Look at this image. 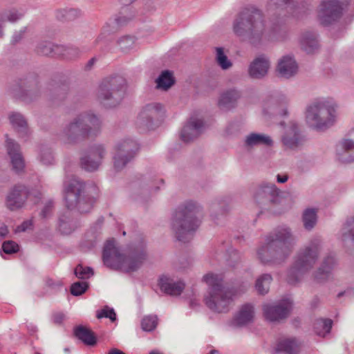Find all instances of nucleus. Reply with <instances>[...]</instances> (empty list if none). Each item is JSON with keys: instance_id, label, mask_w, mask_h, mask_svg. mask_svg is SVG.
<instances>
[{"instance_id": "f257e3e1", "label": "nucleus", "mask_w": 354, "mask_h": 354, "mask_svg": "<svg viewBox=\"0 0 354 354\" xmlns=\"http://www.w3.org/2000/svg\"><path fill=\"white\" fill-rule=\"evenodd\" d=\"M232 28L242 41L254 47L282 39L286 33V27L281 24L268 26L262 11L255 8H244L239 12L233 21Z\"/></svg>"}, {"instance_id": "f03ea898", "label": "nucleus", "mask_w": 354, "mask_h": 354, "mask_svg": "<svg viewBox=\"0 0 354 354\" xmlns=\"http://www.w3.org/2000/svg\"><path fill=\"white\" fill-rule=\"evenodd\" d=\"M147 257L146 245L142 241L132 245L127 256L122 254L115 247L114 239L106 241L102 250L104 264L107 268L125 273L137 271Z\"/></svg>"}, {"instance_id": "7ed1b4c3", "label": "nucleus", "mask_w": 354, "mask_h": 354, "mask_svg": "<svg viewBox=\"0 0 354 354\" xmlns=\"http://www.w3.org/2000/svg\"><path fill=\"white\" fill-rule=\"evenodd\" d=\"M294 240L290 227H276L266 236L264 244L258 250L259 260L264 265L281 263L290 254Z\"/></svg>"}, {"instance_id": "20e7f679", "label": "nucleus", "mask_w": 354, "mask_h": 354, "mask_svg": "<svg viewBox=\"0 0 354 354\" xmlns=\"http://www.w3.org/2000/svg\"><path fill=\"white\" fill-rule=\"evenodd\" d=\"M203 281L209 287V295L204 297L205 304L210 310L218 313L228 312L234 298L245 292L248 286L243 283L239 288L223 287L221 279L213 273L205 274Z\"/></svg>"}, {"instance_id": "39448f33", "label": "nucleus", "mask_w": 354, "mask_h": 354, "mask_svg": "<svg viewBox=\"0 0 354 354\" xmlns=\"http://www.w3.org/2000/svg\"><path fill=\"white\" fill-rule=\"evenodd\" d=\"M64 192L67 209H75L80 214L89 213L99 196L95 185L86 186L85 183L77 178L64 181Z\"/></svg>"}, {"instance_id": "423d86ee", "label": "nucleus", "mask_w": 354, "mask_h": 354, "mask_svg": "<svg viewBox=\"0 0 354 354\" xmlns=\"http://www.w3.org/2000/svg\"><path fill=\"white\" fill-rule=\"evenodd\" d=\"M197 203L187 201L178 205L171 218V230L176 239L181 242H188L196 232L198 225Z\"/></svg>"}, {"instance_id": "0eeeda50", "label": "nucleus", "mask_w": 354, "mask_h": 354, "mask_svg": "<svg viewBox=\"0 0 354 354\" xmlns=\"http://www.w3.org/2000/svg\"><path fill=\"white\" fill-rule=\"evenodd\" d=\"M100 127L101 122L95 114L83 113L65 127L63 133L68 142L76 143L97 136Z\"/></svg>"}, {"instance_id": "6e6552de", "label": "nucleus", "mask_w": 354, "mask_h": 354, "mask_svg": "<svg viewBox=\"0 0 354 354\" xmlns=\"http://www.w3.org/2000/svg\"><path fill=\"white\" fill-rule=\"evenodd\" d=\"M127 90V81L121 75H111L103 79L97 91L98 100L106 107L113 108L120 104Z\"/></svg>"}, {"instance_id": "1a4fd4ad", "label": "nucleus", "mask_w": 354, "mask_h": 354, "mask_svg": "<svg viewBox=\"0 0 354 354\" xmlns=\"http://www.w3.org/2000/svg\"><path fill=\"white\" fill-rule=\"evenodd\" d=\"M279 190L273 183H262L254 190L253 196L257 205L261 209L258 216L263 212L280 214L283 209L279 207L283 198Z\"/></svg>"}, {"instance_id": "9d476101", "label": "nucleus", "mask_w": 354, "mask_h": 354, "mask_svg": "<svg viewBox=\"0 0 354 354\" xmlns=\"http://www.w3.org/2000/svg\"><path fill=\"white\" fill-rule=\"evenodd\" d=\"M335 108L324 102H317L306 109L307 123L315 129L322 131L333 124Z\"/></svg>"}, {"instance_id": "9b49d317", "label": "nucleus", "mask_w": 354, "mask_h": 354, "mask_svg": "<svg viewBox=\"0 0 354 354\" xmlns=\"http://www.w3.org/2000/svg\"><path fill=\"white\" fill-rule=\"evenodd\" d=\"M319 251L316 246L306 247L299 252L294 265L289 270L287 281L289 284L295 285L302 276L310 270L318 259Z\"/></svg>"}, {"instance_id": "f8f14e48", "label": "nucleus", "mask_w": 354, "mask_h": 354, "mask_svg": "<svg viewBox=\"0 0 354 354\" xmlns=\"http://www.w3.org/2000/svg\"><path fill=\"white\" fill-rule=\"evenodd\" d=\"M14 95L26 103L37 100L41 95L38 75L30 73L19 80L12 88Z\"/></svg>"}, {"instance_id": "ddd939ff", "label": "nucleus", "mask_w": 354, "mask_h": 354, "mask_svg": "<svg viewBox=\"0 0 354 354\" xmlns=\"http://www.w3.org/2000/svg\"><path fill=\"white\" fill-rule=\"evenodd\" d=\"M139 150L138 142L130 138L120 142L116 146V153L113 157L114 168L121 171L136 156Z\"/></svg>"}, {"instance_id": "4468645a", "label": "nucleus", "mask_w": 354, "mask_h": 354, "mask_svg": "<svg viewBox=\"0 0 354 354\" xmlns=\"http://www.w3.org/2000/svg\"><path fill=\"white\" fill-rule=\"evenodd\" d=\"M292 308V301L290 298L283 299L272 304L262 306L263 314L266 320L271 322L286 319Z\"/></svg>"}, {"instance_id": "2eb2a0df", "label": "nucleus", "mask_w": 354, "mask_h": 354, "mask_svg": "<svg viewBox=\"0 0 354 354\" xmlns=\"http://www.w3.org/2000/svg\"><path fill=\"white\" fill-rule=\"evenodd\" d=\"M342 15V8L339 0H323L320 4L318 17L320 23L328 26L337 21Z\"/></svg>"}, {"instance_id": "dca6fc26", "label": "nucleus", "mask_w": 354, "mask_h": 354, "mask_svg": "<svg viewBox=\"0 0 354 354\" xmlns=\"http://www.w3.org/2000/svg\"><path fill=\"white\" fill-rule=\"evenodd\" d=\"M69 89V82L66 79L59 81L52 80L45 97L52 105H58L66 99Z\"/></svg>"}, {"instance_id": "f3484780", "label": "nucleus", "mask_w": 354, "mask_h": 354, "mask_svg": "<svg viewBox=\"0 0 354 354\" xmlns=\"http://www.w3.org/2000/svg\"><path fill=\"white\" fill-rule=\"evenodd\" d=\"M162 108L160 103L147 104L139 113L137 119L139 128H142L144 130L153 129L156 127L155 119L159 116Z\"/></svg>"}, {"instance_id": "a211bd4d", "label": "nucleus", "mask_w": 354, "mask_h": 354, "mask_svg": "<svg viewBox=\"0 0 354 354\" xmlns=\"http://www.w3.org/2000/svg\"><path fill=\"white\" fill-rule=\"evenodd\" d=\"M104 153L105 150L102 145L91 146L80 158L81 167L87 171H95L98 169Z\"/></svg>"}, {"instance_id": "6ab92c4d", "label": "nucleus", "mask_w": 354, "mask_h": 354, "mask_svg": "<svg viewBox=\"0 0 354 354\" xmlns=\"http://www.w3.org/2000/svg\"><path fill=\"white\" fill-rule=\"evenodd\" d=\"M30 192L28 187L18 184L15 185L6 198V205L10 210H16L21 208L26 201Z\"/></svg>"}, {"instance_id": "aec40b11", "label": "nucleus", "mask_w": 354, "mask_h": 354, "mask_svg": "<svg viewBox=\"0 0 354 354\" xmlns=\"http://www.w3.org/2000/svg\"><path fill=\"white\" fill-rule=\"evenodd\" d=\"M281 140L286 148L297 149L304 145L306 139L301 133L298 124L291 122L290 127L282 136Z\"/></svg>"}, {"instance_id": "412c9836", "label": "nucleus", "mask_w": 354, "mask_h": 354, "mask_svg": "<svg viewBox=\"0 0 354 354\" xmlns=\"http://www.w3.org/2000/svg\"><path fill=\"white\" fill-rule=\"evenodd\" d=\"M287 99L284 95L270 97L264 102V114L277 116H285L288 114Z\"/></svg>"}, {"instance_id": "4be33fe9", "label": "nucleus", "mask_w": 354, "mask_h": 354, "mask_svg": "<svg viewBox=\"0 0 354 354\" xmlns=\"http://www.w3.org/2000/svg\"><path fill=\"white\" fill-rule=\"evenodd\" d=\"M6 149L8 154L11 160V165L12 170L16 173L19 174L25 167L24 160L21 153L20 146L15 140L7 138L6 139Z\"/></svg>"}, {"instance_id": "5701e85b", "label": "nucleus", "mask_w": 354, "mask_h": 354, "mask_svg": "<svg viewBox=\"0 0 354 354\" xmlns=\"http://www.w3.org/2000/svg\"><path fill=\"white\" fill-rule=\"evenodd\" d=\"M158 284L162 292L170 296L180 295L185 288L183 281H174L173 278L166 275L160 277Z\"/></svg>"}, {"instance_id": "b1692460", "label": "nucleus", "mask_w": 354, "mask_h": 354, "mask_svg": "<svg viewBox=\"0 0 354 354\" xmlns=\"http://www.w3.org/2000/svg\"><path fill=\"white\" fill-rule=\"evenodd\" d=\"M199 134V116L194 112L180 131V140L185 143L193 141Z\"/></svg>"}, {"instance_id": "393cba45", "label": "nucleus", "mask_w": 354, "mask_h": 354, "mask_svg": "<svg viewBox=\"0 0 354 354\" xmlns=\"http://www.w3.org/2000/svg\"><path fill=\"white\" fill-rule=\"evenodd\" d=\"M81 226L80 222L68 210L61 212L58 217V230L61 234L69 235Z\"/></svg>"}, {"instance_id": "a878e982", "label": "nucleus", "mask_w": 354, "mask_h": 354, "mask_svg": "<svg viewBox=\"0 0 354 354\" xmlns=\"http://www.w3.org/2000/svg\"><path fill=\"white\" fill-rule=\"evenodd\" d=\"M269 68V59L264 55H260L250 63L248 73L250 77L259 80L267 75Z\"/></svg>"}, {"instance_id": "bb28decb", "label": "nucleus", "mask_w": 354, "mask_h": 354, "mask_svg": "<svg viewBox=\"0 0 354 354\" xmlns=\"http://www.w3.org/2000/svg\"><path fill=\"white\" fill-rule=\"evenodd\" d=\"M298 69L297 64L293 57L290 55L283 56L278 62L277 71L279 74L285 78L294 76Z\"/></svg>"}, {"instance_id": "cd10ccee", "label": "nucleus", "mask_w": 354, "mask_h": 354, "mask_svg": "<svg viewBox=\"0 0 354 354\" xmlns=\"http://www.w3.org/2000/svg\"><path fill=\"white\" fill-rule=\"evenodd\" d=\"M73 335L86 346H95L97 344V339L95 333L85 326L78 325L75 326Z\"/></svg>"}, {"instance_id": "c85d7f7f", "label": "nucleus", "mask_w": 354, "mask_h": 354, "mask_svg": "<svg viewBox=\"0 0 354 354\" xmlns=\"http://www.w3.org/2000/svg\"><path fill=\"white\" fill-rule=\"evenodd\" d=\"M232 199L229 196H223L211 205V216L214 220H218L220 216L227 215L231 209Z\"/></svg>"}, {"instance_id": "c756f323", "label": "nucleus", "mask_w": 354, "mask_h": 354, "mask_svg": "<svg viewBox=\"0 0 354 354\" xmlns=\"http://www.w3.org/2000/svg\"><path fill=\"white\" fill-rule=\"evenodd\" d=\"M335 265V259L331 256L326 257L321 266L314 273L315 280L317 283H324L328 280Z\"/></svg>"}, {"instance_id": "7c9ffc66", "label": "nucleus", "mask_w": 354, "mask_h": 354, "mask_svg": "<svg viewBox=\"0 0 354 354\" xmlns=\"http://www.w3.org/2000/svg\"><path fill=\"white\" fill-rule=\"evenodd\" d=\"M60 50L61 45L55 44L49 41H40L37 44L35 51L39 55L56 58Z\"/></svg>"}, {"instance_id": "2f4dec72", "label": "nucleus", "mask_w": 354, "mask_h": 354, "mask_svg": "<svg viewBox=\"0 0 354 354\" xmlns=\"http://www.w3.org/2000/svg\"><path fill=\"white\" fill-rule=\"evenodd\" d=\"M240 97L239 92L230 89L223 93L219 99L218 106L221 110L229 111L235 107L237 100Z\"/></svg>"}, {"instance_id": "473e14b6", "label": "nucleus", "mask_w": 354, "mask_h": 354, "mask_svg": "<svg viewBox=\"0 0 354 354\" xmlns=\"http://www.w3.org/2000/svg\"><path fill=\"white\" fill-rule=\"evenodd\" d=\"M273 145L272 138L266 134L251 133L245 137L244 145L245 147H253L257 145L271 147Z\"/></svg>"}, {"instance_id": "72a5a7b5", "label": "nucleus", "mask_w": 354, "mask_h": 354, "mask_svg": "<svg viewBox=\"0 0 354 354\" xmlns=\"http://www.w3.org/2000/svg\"><path fill=\"white\" fill-rule=\"evenodd\" d=\"M9 120L19 136L26 137L28 136V123L22 114L19 112H12L9 115Z\"/></svg>"}, {"instance_id": "f704fd0d", "label": "nucleus", "mask_w": 354, "mask_h": 354, "mask_svg": "<svg viewBox=\"0 0 354 354\" xmlns=\"http://www.w3.org/2000/svg\"><path fill=\"white\" fill-rule=\"evenodd\" d=\"M254 308L250 304L243 305L239 313L234 317L233 324L236 326H243L252 322Z\"/></svg>"}, {"instance_id": "c9c22d12", "label": "nucleus", "mask_w": 354, "mask_h": 354, "mask_svg": "<svg viewBox=\"0 0 354 354\" xmlns=\"http://www.w3.org/2000/svg\"><path fill=\"white\" fill-rule=\"evenodd\" d=\"M301 48L308 54L314 53L319 48L317 35L312 32L303 34L301 39Z\"/></svg>"}, {"instance_id": "e433bc0d", "label": "nucleus", "mask_w": 354, "mask_h": 354, "mask_svg": "<svg viewBox=\"0 0 354 354\" xmlns=\"http://www.w3.org/2000/svg\"><path fill=\"white\" fill-rule=\"evenodd\" d=\"M176 82L173 73L169 70L161 72L156 80V88L163 91H167Z\"/></svg>"}, {"instance_id": "4c0bfd02", "label": "nucleus", "mask_w": 354, "mask_h": 354, "mask_svg": "<svg viewBox=\"0 0 354 354\" xmlns=\"http://www.w3.org/2000/svg\"><path fill=\"white\" fill-rule=\"evenodd\" d=\"M296 342L294 339H282L279 340L274 354H296Z\"/></svg>"}, {"instance_id": "58836bf2", "label": "nucleus", "mask_w": 354, "mask_h": 354, "mask_svg": "<svg viewBox=\"0 0 354 354\" xmlns=\"http://www.w3.org/2000/svg\"><path fill=\"white\" fill-rule=\"evenodd\" d=\"M333 321L330 319H317L313 324V329L317 335L324 337L330 333Z\"/></svg>"}, {"instance_id": "ea45409f", "label": "nucleus", "mask_w": 354, "mask_h": 354, "mask_svg": "<svg viewBox=\"0 0 354 354\" xmlns=\"http://www.w3.org/2000/svg\"><path fill=\"white\" fill-rule=\"evenodd\" d=\"M302 220L305 229L311 230L317 223V210L314 208L306 209L303 213Z\"/></svg>"}, {"instance_id": "a19ab883", "label": "nucleus", "mask_w": 354, "mask_h": 354, "mask_svg": "<svg viewBox=\"0 0 354 354\" xmlns=\"http://www.w3.org/2000/svg\"><path fill=\"white\" fill-rule=\"evenodd\" d=\"M272 277L270 274H263L256 281L255 287L259 294L264 295L269 291Z\"/></svg>"}, {"instance_id": "79ce46f5", "label": "nucleus", "mask_w": 354, "mask_h": 354, "mask_svg": "<svg viewBox=\"0 0 354 354\" xmlns=\"http://www.w3.org/2000/svg\"><path fill=\"white\" fill-rule=\"evenodd\" d=\"M80 15V11L74 8H64L58 10L56 17L61 21H71L77 19Z\"/></svg>"}, {"instance_id": "37998d69", "label": "nucleus", "mask_w": 354, "mask_h": 354, "mask_svg": "<svg viewBox=\"0 0 354 354\" xmlns=\"http://www.w3.org/2000/svg\"><path fill=\"white\" fill-rule=\"evenodd\" d=\"M62 50L57 55V58H62L66 59H73L78 57L81 54V50L73 46L61 45Z\"/></svg>"}, {"instance_id": "c03bdc74", "label": "nucleus", "mask_w": 354, "mask_h": 354, "mask_svg": "<svg viewBox=\"0 0 354 354\" xmlns=\"http://www.w3.org/2000/svg\"><path fill=\"white\" fill-rule=\"evenodd\" d=\"M216 61L218 65L223 70H227L232 66V63L227 58V55L224 53V48L223 47H216Z\"/></svg>"}, {"instance_id": "a18cd8bd", "label": "nucleus", "mask_w": 354, "mask_h": 354, "mask_svg": "<svg viewBox=\"0 0 354 354\" xmlns=\"http://www.w3.org/2000/svg\"><path fill=\"white\" fill-rule=\"evenodd\" d=\"M158 325V317L153 315L145 316L141 320V328L144 331L151 332Z\"/></svg>"}, {"instance_id": "49530a36", "label": "nucleus", "mask_w": 354, "mask_h": 354, "mask_svg": "<svg viewBox=\"0 0 354 354\" xmlns=\"http://www.w3.org/2000/svg\"><path fill=\"white\" fill-rule=\"evenodd\" d=\"M74 274L80 279H87L94 275L93 269L89 266H83L79 263L74 269Z\"/></svg>"}, {"instance_id": "de8ad7c7", "label": "nucleus", "mask_w": 354, "mask_h": 354, "mask_svg": "<svg viewBox=\"0 0 354 354\" xmlns=\"http://www.w3.org/2000/svg\"><path fill=\"white\" fill-rule=\"evenodd\" d=\"M89 288V283L86 281H76L71 284V294L73 296H80L85 293Z\"/></svg>"}, {"instance_id": "09e8293b", "label": "nucleus", "mask_w": 354, "mask_h": 354, "mask_svg": "<svg viewBox=\"0 0 354 354\" xmlns=\"http://www.w3.org/2000/svg\"><path fill=\"white\" fill-rule=\"evenodd\" d=\"M117 43L122 51L128 52L134 45L135 37L131 35H125L121 37Z\"/></svg>"}, {"instance_id": "8fccbe9b", "label": "nucleus", "mask_w": 354, "mask_h": 354, "mask_svg": "<svg viewBox=\"0 0 354 354\" xmlns=\"http://www.w3.org/2000/svg\"><path fill=\"white\" fill-rule=\"evenodd\" d=\"M346 225L348 230L342 235L343 241L345 243L351 241L354 246V217L347 220Z\"/></svg>"}, {"instance_id": "3c124183", "label": "nucleus", "mask_w": 354, "mask_h": 354, "mask_svg": "<svg viewBox=\"0 0 354 354\" xmlns=\"http://www.w3.org/2000/svg\"><path fill=\"white\" fill-rule=\"evenodd\" d=\"M96 317L98 319L109 318L113 322L117 319L114 309L108 306H105L101 310L97 311Z\"/></svg>"}, {"instance_id": "603ef678", "label": "nucleus", "mask_w": 354, "mask_h": 354, "mask_svg": "<svg viewBox=\"0 0 354 354\" xmlns=\"http://www.w3.org/2000/svg\"><path fill=\"white\" fill-rule=\"evenodd\" d=\"M39 158L44 165H48L53 164L54 157L51 149L47 147H41L40 149Z\"/></svg>"}, {"instance_id": "864d4df0", "label": "nucleus", "mask_w": 354, "mask_h": 354, "mask_svg": "<svg viewBox=\"0 0 354 354\" xmlns=\"http://www.w3.org/2000/svg\"><path fill=\"white\" fill-rule=\"evenodd\" d=\"M241 261V254L236 250L232 249L228 252L227 262L229 266L234 268Z\"/></svg>"}, {"instance_id": "5fc2aeb1", "label": "nucleus", "mask_w": 354, "mask_h": 354, "mask_svg": "<svg viewBox=\"0 0 354 354\" xmlns=\"http://www.w3.org/2000/svg\"><path fill=\"white\" fill-rule=\"evenodd\" d=\"M2 251L7 254L17 253L19 250V245L13 241H6L2 244Z\"/></svg>"}, {"instance_id": "6e6d98bb", "label": "nucleus", "mask_w": 354, "mask_h": 354, "mask_svg": "<svg viewBox=\"0 0 354 354\" xmlns=\"http://www.w3.org/2000/svg\"><path fill=\"white\" fill-rule=\"evenodd\" d=\"M54 208V202L53 200H48L44 205L40 212V216L42 218H46L52 214Z\"/></svg>"}, {"instance_id": "4d7b16f0", "label": "nucleus", "mask_w": 354, "mask_h": 354, "mask_svg": "<svg viewBox=\"0 0 354 354\" xmlns=\"http://www.w3.org/2000/svg\"><path fill=\"white\" fill-rule=\"evenodd\" d=\"M23 17V14L18 12L15 10H10L6 13V17L10 22H15Z\"/></svg>"}, {"instance_id": "13d9d810", "label": "nucleus", "mask_w": 354, "mask_h": 354, "mask_svg": "<svg viewBox=\"0 0 354 354\" xmlns=\"http://www.w3.org/2000/svg\"><path fill=\"white\" fill-rule=\"evenodd\" d=\"M133 17V15H131L130 17L120 15L115 19L114 22L118 27H122L126 25Z\"/></svg>"}, {"instance_id": "bf43d9fd", "label": "nucleus", "mask_w": 354, "mask_h": 354, "mask_svg": "<svg viewBox=\"0 0 354 354\" xmlns=\"http://www.w3.org/2000/svg\"><path fill=\"white\" fill-rule=\"evenodd\" d=\"M342 149L345 152H350L354 150V141L351 139H345L342 140Z\"/></svg>"}, {"instance_id": "052dcab7", "label": "nucleus", "mask_w": 354, "mask_h": 354, "mask_svg": "<svg viewBox=\"0 0 354 354\" xmlns=\"http://www.w3.org/2000/svg\"><path fill=\"white\" fill-rule=\"evenodd\" d=\"M26 324V328L27 329V331H28V333L30 336H33V337H35L36 338H37V332H38V328L37 327L36 325H35L32 322H26L25 323Z\"/></svg>"}, {"instance_id": "680f3d73", "label": "nucleus", "mask_w": 354, "mask_h": 354, "mask_svg": "<svg viewBox=\"0 0 354 354\" xmlns=\"http://www.w3.org/2000/svg\"><path fill=\"white\" fill-rule=\"evenodd\" d=\"M52 319L55 324L61 325L65 319V315L63 313L57 312L53 314Z\"/></svg>"}, {"instance_id": "e2e57ef3", "label": "nucleus", "mask_w": 354, "mask_h": 354, "mask_svg": "<svg viewBox=\"0 0 354 354\" xmlns=\"http://www.w3.org/2000/svg\"><path fill=\"white\" fill-rule=\"evenodd\" d=\"M25 31L26 28H24V30H21L19 32H15L12 37L11 44L15 45L19 43L22 39Z\"/></svg>"}, {"instance_id": "0e129e2a", "label": "nucleus", "mask_w": 354, "mask_h": 354, "mask_svg": "<svg viewBox=\"0 0 354 354\" xmlns=\"http://www.w3.org/2000/svg\"><path fill=\"white\" fill-rule=\"evenodd\" d=\"M277 7H288L293 5L294 0H271Z\"/></svg>"}, {"instance_id": "69168bd1", "label": "nucleus", "mask_w": 354, "mask_h": 354, "mask_svg": "<svg viewBox=\"0 0 354 354\" xmlns=\"http://www.w3.org/2000/svg\"><path fill=\"white\" fill-rule=\"evenodd\" d=\"M8 233V227L3 223H0V236L6 237Z\"/></svg>"}, {"instance_id": "338daca9", "label": "nucleus", "mask_w": 354, "mask_h": 354, "mask_svg": "<svg viewBox=\"0 0 354 354\" xmlns=\"http://www.w3.org/2000/svg\"><path fill=\"white\" fill-rule=\"evenodd\" d=\"M31 225H32V223L30 221H24L21 223V225L18 227V230H19V231H21V232H25L29 227V226H30Z\"/></svg>"}, {"instance_id": "774afa93", "label": "nucleus", "mask_w": 354, "mask_h": 354, "mask_svg": "<svg viewBox=\"0 0 354 354\" xmlns=\"http://www.w3.org/2000/svg\"><path fill=\"white\" fill-rule=\"evenodd\" d=\"M46 284L48 286L55 288V286H62V283L59 282L55 283L52 279H48L46 280Z\"/></svg>"}]
</instances>
